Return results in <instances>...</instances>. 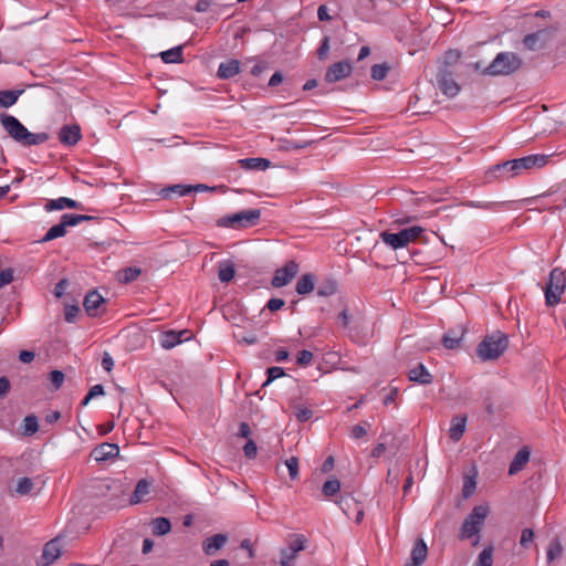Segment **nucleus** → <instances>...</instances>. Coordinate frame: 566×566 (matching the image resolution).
Masks as SVG:
<instances>
[{
  "label": "nucleus",
  "mask_w": 566,
  "mask_h": 566,
  "mask_svg": "<svg viewBox=\"0 0 566 566\" xmlns=\"http://www.w3.org/2000/svg\"><path fill=\"white\" fill-rule=\"evenodd\" d=\"M551 157L552 155L534 154L493 165L485 172V181L507 180L535 167L542 168Z\"/></svg>",
  "instance_id": "1"
},
{
  "label": "nucleus",
  "mask_w": 566,
  "mask_h": 566,
  "mask_svg": "<svg viewBox=\"0 0 566 566\" xmlns=\"http://www.w3.org/2000/svg\"><path fill=\"white\" fill-rule=\"evenodd\" d=\"M0 122L8 135L22 146H36L45 143L50 136L48 133H31L13 115L2 114Z\"/></svg>",
  "instance_id": "2"
},
{
  "label": "nucleus",
  "mask_w": 566,
  "mask_h": 566,
  "mask_svg": "<svg viewBox=\"0 0 566 566\" xmlns=\"http://www.w3.org/2000/svg\"><path fill=\"white\" fill-rule=\"evenodd\" d=\"M509 337L501 331L486 335L478 345L476 355L483 361L500 358L507 349Z\"/></svg>",
  "instance_id": "3"
},
{
  "label": "nucleus",
  "mask_w": 566,
  "mask_h": 566,
  "mask_svg": "<svg viewBox=\"0 0 566 566\" xmlns=\"http://www.w3.org/2000/svg\"><path fill=\"white\" fill-rule=\"evenodd\" d=\"M522 59L514 52H500L494 60L482 70L483 75L506 76L522 67Z\"/></svg>",
  "instance_id": "4"
},
{
  "label": "nucleus",
  "mask_w": 566,
  "mask_h": 566,
  "mask_svg": "<svg viewBox=\"0 0 566 566\" xmlns=\"http://www.w3.org/2000/svg\"><path fill=\"white\" fill-rule=\"evenodd\" d=\"M424 229L420 226H412L400 230L399 232L392 233L389 231H382L379 234L380 240L392 250H399L406 248L409 243L415 242L421 237Z\"/></svg>",
  "instance_id": "5"
},
{
  "label": "nucleus",
  "mask_w": 566,
  "mask_h": 566,
  "mask_svg": "<svg viewBox=\"0 0 566 566\" xmlns=\"http://www.w3.org/2000/svg\"><path fill=\"white\" fill-rule=\"evenodd\" d=\"M489 514V507L485 505L474 506L470 514L464 518L460 528L459 537L461 539L471 538L479 535L481 532L485 518Z\"/></svg>",
  "instance_id": "6"
},
{
  "label": "nucleus",
  "mask_w": 566,
  "mask_h": 566,
  "mask_svg": "<svg viewBox=\"0 0 566 566\" xmlns=\"http://www.w3.org/2000/svg\"><path fill=\"white\" fill-rule=\"evenodd\" d=\"M260 218V209H249L220 218L217 221V226L222 228L245 229L258 224Z\"/></svg>",
  "instance_id": "7"
},
{
  "label": "nucleus",
  "mask_w": 566,
  "mask_h": 566,
  "mask_svg": "<svg viewBox=\"0 0 566 566\" xmlns=\"http://www.w3.org/2000/svg\"><path fill=\"white\" fill-rule=\"evenodd\" d=\"M566 287V275L563 270L555 268L551 271L545 287V302L548 306H555L560 302V296Z\"/></svg>",
  "instance_id": "8"
},
{
  "label": "nucleus",
  "mask_w": 566,
  "mask_h": 566,
  "mask_svg": "<svg viewBox=\"0 0 566 566\" xmlns=\"http://www.w3.org/2000/svg\"><path fill=\"white\" fill-rule=\"evenodd\" d=\"M437 83L441 92L448 97H454L460 92L459 84L453 78V73L447 67H440Z\"/></svg>",
  "instance_id": "9"
},
{
  "label": "nucleus",
  "mask_w": 566,
  "mask_h": 566,
  "mask_svg": "<svg viewBox=\"0 0 566 566\" xmlns=\"http://www.w3.org/2000/svg\"><path fill=\"white\" fill-rule=\"evenodd\" d=\"M298 264L291 260L284 266L277 269L272 277V285L274 287H283L287 285L298 273Z\"/></svg>",
  "instance_id": "10"
},
{
  "label": "nucleus",
  "mask_w": 566,
  "mask_h": 566,
  "mask_svg": "<svg viewBox=\"0 0 566 566\" xmlns=\"http://www.w3.org/2000/svg\"><path fill=\"white\" fill-rule=\"evenodd\" d=\"M353 65L349 61H339L332 64L326 73L325 81L327 83H335L348 77L352 74Z\"/></svg>",
  "instance_id": "11"
},
{
  "label": "nucleus",
  "mask_w": 566,
  "mask_h": 566,
  "mask_svg": "<svg viewBox=\"0 0 566 566\" xmlns=\"http://www.w3.org/2000/svg\"><path fill=\"white\" fill-rule=\"evenodd\" d=\"M305 548V539L297 536L286 548L281 549V566H294L297 554Z\"/></svg>",
  "instance_id": "12"
},
{
  "label": "nucleus",
  "mask_w": 566,
  "mask_h": 566,
  "mask_svg": "<svg viewBox=\"0 0 566 566\" xmlns=\"http://www.w3.org/2000/svg\"><path fill=\"white\" fill-rule=\"evenodd\" d=\"M61 556L60 538H53L49 541L42 551L41 560L38 562V566H49L54 563Z\"/></svg>",
  "instance_id": "13"
},
{
  "label": "nucleus",
  "mask_w": 566,
  "mask_h": 566,
  "mask_svg": "<svg viewBox=\"0 0 566 566\" xmlns=\"http://www.w3.org/2000/svg\"><path fill=\"white\" fill-rule=\"evenodd\" d=\"M189 334L190 332L188 329H182L179 332L166 331L159 336L160 346L165 349H171L175 346L181 344L185 339H189Z\"/></svg>",
  "instance_id": "14"
},
{
  "label": "nucleus",
  "mask_w": 566,
  "mask_h": 566,
  "mask_svg": "<svg viewBox=\"0 0 566 566\" xmlns=\"http://www.w3.org/2000/svg\"><path fill=\"white\" fill-rule=\"evenodd\" d=\"M59 140L64 146H74L82 138L81 127L76 124L63 125L57 134Z\"/></svg>",
  "instance_id": "15"
},
{
  "label": "nucleus",
  "mask_w": 566,
  "mask_h": 566,
  "mask_svg": "<svg viewBox=\"0 0 566 566\" xmlns=\"http://www.w3.org/2000/svg\"><path fill=\"white\" fill-rule=\"evenodd\" d=\"M119 454V447L115 443L104 442L93 449L91 455L97 462H105L117 458Z\"/></svg>",
  "instance_id": "16"
},
{
  "label": "nucleus",
  "mask_w": 566,
  "mask_h": 566,
  "mask_svg": "<svg viewBox=\"0 0 566 566\" xmlns=\"http://www.w3.org/2000/svg\"><path fill=\"white\" fill-rule=\"evenodd\" d=\"M104 303V297L97 291H91L85 295L83 305L88 316L96 317L102 313L101 306Z\"/></svg>",
  "instance_id": "17"
},
{
  "label": "nucleus",
  "mask_w": 566,
  "mask_h": 566,
  "mask_svg": "<svg viewBox=\"0 0 566 566\" xmlns=\"http://www.w3.org/2000/svg\"><path fill=\"white\" fill-rule=\"evenodd\" d=\"M467 328L463 325H457L450 328L442 337V344L447 349L459 348Z\"/></svg>",
  "instance_id": "18"
},
{
  "label": "nucleus",
  "mask_w": 566,
  "mask_h": 566,
  "mask_svg": "<svg viewBox=\"0 0 566 566\" xmlns=\"http://www.w3.org/2000/svg\"><path fill=\"white\" fill-rule=\"evenodd\" d=\"M428 556V547L422 538L415 543L409 562L405 566H421Z\"/></svg>",
  "instance_id": "19"
},
{
  "label": "nucleus",
  "mask_w": 566,
  "mask_h": 566,
  "mask_svg": "<svg viewBox=\"0 0 566 566\" xmlns=\"http://www.w3.org/2000/svg\"><path fill=\"white\" fill-rule=\"evenodd\" d=\"M65 208H69V209H83V206H82L81 202H78L76 200H73L71 198H66V197H60L57 199H51L44 206V209L48 212L53 211V210H63Z\"/></svg>",
  "instance_id": "20"
},
{
  "label": "nucleus",
  "mask_w": 566,
  "mask_h": 566,
  "mask_svg": "<svg viewBox=\"0 0 566 566\" xmlns=\"http://www.w3.org/2000/svg\"><path fill=\"white\" fill-rule=\"evenodd\" d=\"M228 541L224 534H216L206 538L202 543V549L207 555H213L217 551L222 548Z\"/></svg>",
  "instance_id": "21"
},
{
  "label": "nucleus",
  "mask_w": 566,
  "mask_h": 566,
  "mask_svg": "<svg viewBox=\"0 0 566 566\" xmlns=\"http://www.w3.org/2000/svg\"><path fill=\"white\" fill-rule=\"evenodd\" d=\"M530 454L527 447L520 449L510 463L509 474L514 475L518 473L530 461Z\"/></svg>",
  "instance_id": "22"
},
{
  "label": "nucleus",
  "mask_w": 566,
  "mask_h": 566,
  "mask_svg": "<svg viewBox=\"0 0 566 566\" xmlns=\"http://www.w3.org/2000/svg\"><path fill=\"white\" fill-rule=\"evenodd\" d=\"M409 380L420 385H429L432 382V375L423 364H417L409 371Z\"/></svg>",
  "instance_id": "23"
},
{
  "label": "nucleus",
  "mask_w": 566,
  "mask_h": 566,
  "mask_svg": "<svg viewBox=\"0 0 566 566\" xmlns=\"http://www.w3.org/2000/svg\"><path fill=\"white\" fill-rule=\"evenodd\" d=\"M240 62L238 60L231 59L226 62L220 63L217 75L219 78L228 80L239 74L240 72Z\"/></svg>",
  "instance_id": "24"
},
{
  "label": "nucleus",
  "mask_w": 566,
  "mask_h": 566,
  "mask_svg": "<svg viewBox=\"0 0 566 566\" xmlns=\"http://www.w3.org/2000/svg\"><path fill=\"white\" fill-rule=\"evenodd\" d=\"M239 166L245 170H265L271 166V161L261 157H251L238 160Z\"/></svg>",
  "instance_id": "25"
},
{
  "label": "nucleus",
  "mask_w": 566,
  "mask_h": 566,
  "mask_svg": "<svg viewBox=\"0 0 566 566\" xmlns=\"http://www.w3.org/2000/svg\"><path fill=\"white\" fill-rule=\"evenodd\" d=\"M467 426V416H455L451 420V426L449 429V437L452 441H459L464 431Z\"/></svg>",
  "instance_id": "26"
},
{
  "label": "nucleus",
  "mask_w": 566,
  "mask_h": 566,
  "mask_svg": "<svg viewBox=\"0 0 566 566\" xmlns=\"http://www.w3.org/2000/svg\"><path fill=\"white\" fill-rule=\"evenodd\" d=\"M546 34L545 30H539L534 33L526 34L523 39V44L527 50L536 51L538 49H542L545 43L544 35Z\"/></svg>",
  "instance_id": "27"
},
{
  "label": "nucleus",
  "mask_w": 566,
  "mask_h": 566,
  "mask_svg": "<svg viewBox=\"0 0 566 566\" xmlns=\"http://www.w3.org/2000/svg\"><path fill=\"white\" fill-rule=\"evenodd\" d=\"M315 286V277L311 273L303 274L295 285V291L300 295L308 294L314 290Z\"/></svg>",
  "instance_id": "28"
},
{
  "label": "nucleus",
  "mask_w": 566,
  "mask_h": 566,
  "mask_svg": "<svg viewBox=\"0 0 566 566\" xmlns=\"http://www.w3.org/2000/svg\"><path fill=\"white\" fill-rule=\"evenodd\" d=\"M190 193L189 185H171L160 190V196L164 199L170 198L172 195L184 197Z\"/></svg>",
  "instance_id": "29"
},
{
  "label": "nucleus",
  "mask_w": 566,
  "mask_h": 566,
  "mask_svg": "<svg viewBox=\"0 0 566 566\" xmlns=\"http://www.w3.org/2000/svg\"><path fill=\"white\" fill-rule=\"evenodd\" d=\"M235 275L234 264L230 261L219 263L218 277L222 283L230 282Z\"/></svg>",
  "instance_id": "30"
},
{
  "label": "nucleus",
  "mask_w": 566,
  "mask_h": 566,
  "mask_svg": "<svg viewBox=\"0 0 566 566\" xmlns=\"http://www.w3.org/2000/svg\"><path fill=\"white\" fill-rule=\"evenodd\" d=\"M22 93L23 90L0 91V106L8 108L14 105Z\"/></svg>",
  "instance_id": "31"
},
{
  "label": "nucleus",
  "mask_w": 566,
  "mask_h": 566,
  "mask_svg": "<svg viewBox=\"0 0 566 566\" xmlns=\"http://www.w3.org/2000/svg\"><path fill=\"white\" fill-rule=\"evenodd\" d=\"M160 57L165 63L182 62V46L178 45L160 53Z\"/></svg>",
  "instance_id": "32"
},
{
  "label": "nucleus",
  "mask_w": 566,
  "mask_h": 566,
  "mask_svg": "<svg viewBox=\"0 0 566 566\" xmlns=\"http://www.w3.org/2000/svg\"><path fill=\"white\" fill-rule=\"evenodd\" d=\"M149 488H150V483L147 480H145V479L140 480L135 488V491L130 499V503L132 504L139 503L144 499V496L149 493Z\"/></svg>",
  "instance_id": "33"
},
{
  "label": "nucleus",
  "mask_w": 566,
  "mask_h": 566,
  "mask_svg": "<svg viewBox=\"0 0 566 566\" xmlns=\"http://www.w3.org/2000/svg\"><path fill=\"white\" fill-rule=\"evenodd\" d=\"M171 523L166 517H157L153 521V534L156 536H163L170 532Z\"/></svg>",
  "instance_id": "34"
},
{
  "label": "nucleus",
  "mask_w": 566,
  "mask_h": 566,
  "mask_svg": "<svg viewBox=\"0 0 566 566\" xmlns=\"http://www.w3.org/2000/svg\"><path fill=\"white\" fill-rule=\"evenodd\" d=\"M562 555H563L562 543L558 538H554L547 547V552H546L547 563H553L554 560L560 558Z\"/></svg>",
  "instance_id": "35"
},
{
  "label": "nucleus",
  "mask_w": 566,
  "mask_h": 566,
  "mask_svg": "<svg viewBox=\"0 0 566 566\" xmlns=\"http://www.w3.org/2000/svg\"><path fill=\"white\" fill-rule=\"evenodd\" d=\"M39 430V421L34 415H29L23 419L22 432L27 437H31Z\"/></svg>",
  "instance_id": "36"
},
{
  "label": "nucleus",
  "mask_w": 566,
  "mask_h": 566,
  "mask_svg": "<svg viewBox=\"0 0 566 566\" xmlns=\"http://www.w3.org/2000/svg\"><path fill=\"white\" fill-rule=\"evenodd\" d=\"M66 234V228L65 226L62 223V221H60V223L51 227L48 232L45 233V235L42 238L41 242H49V241H52L54 239H57V238H62Z\"/></svg>",
  "instance_id": "37"
},
{
  "label": "nucleus",
  "mask_w": 566,
  "mask_h": 566,
  "mask_svg": "<svg viewBox=\"0 0 566 566\" xmlns=\"http://www.w3.org/2000/svg\"><path fill=\"white\" fill-rule=\"evenodd\" d=\"M34 488V482L30 478H20L17 482L15 492L19 495H28L32 492Z\"/></svg>",
  "instance_id": "38"
},
{
  "label": "nucleus",
  "mask_w": 566,
  "mask_h": 566,
  "mask_svg": "<svg viewBox=\"0 0 566 566\" xmlns=\"http://www.w3.org/2000/svg\"><path fill=\"white\" fill-rule=\"evenodd\" d=\"M142 271L139 268L130 266L120 271L119 281L123 283H130L140 275Z\"/></svg>",
  "instance_id": "39"
},
{
  "label": "nucleus",
  "mask_w": 566,
  "mask_h": 566,
  "mask_svg": "<svg viewBox=\"0 0 566 566\" xmlns=\"http://www.w3.org/2000/svg\"><path fill=\"white\" fill-rule=\"evenodd\" d=\"M493 564V549L492 547L484 548L478 556L474 566H492Z\"/></svg>",
  "instance_id": "40"
},
{
  "label": "nucleus",
  "mask_w": 566,
  "mask_h": 566,
  "mask_svg": "<svg viewBox=\"0 0 566 566\" xmlns=\"http://www.w3.org/2000/svg\"><path fill=\"white\" fill-rule=\"evenodd\" d=\"M340 490V482L337 479L326 481L322 486V492L326 497L334 496Z\"/></svg>",
  "instance_id": "41"
},
{
  "label": "nucleus",
  "mask_w": 566,
  "mask_h": 566,
  "mask_svg": "<svg viewBox=\"0 0 566 566\" xmlns=\"http://www.w3.org/2000/svg\"><path fill=\"white\" fill-rule=\"evenodd\" d=\"M389 70H390V67L387 63L373 65V67H371L373 80L382 81L387 76Z\"/></svg>",
  "instance_id": "42"
},
{
  "label": "nucleus",
  "mask_w": 566,
  "mask_h": 566,
  "mask_svg": "<svg viewBox=\"0 0 566 566\" xmlns=\"http://www.w3.org/2000/svg\"><path fill=\"white\" fill-rule=\"evenodd\" d=\"M337 291V284L333 280H328L325 283L321 284L317 289V295L318 296H331L335 294Z\"/></svg>",
  "instance_id": "43"
},
{
  "label": "nucleus",
  "mask_w": 566,
  "mask_h": 566,
  "mask_svg": "<svg viewBox=\"0 0 566 566\" xmlns=\"http://www.w3.org/2000/svg\"><path fill=\"white\" fill-rule=\"evenodd\" d=\"M293 415L298 421L305 422L313 416V411L307 407L294 406Z\"/></svg>",
  "instance_id": "44"
},
{
  "label": "nucleus",
  "mask_w": 566,
  "mask_h": 566,
  "mask_svg": "<svg viewBox=\"0 0 566 566\" xmlns=\"http://www.w3.org/2000/svg\"><path fill=\"white\" fill-rule=\"evenodd\" d=\"M105 392H104V387L102 385H94L87 392V395L84 397V399L82 400L81 405L82 406H86L88 405V402L95 398V397H98V396H103Z\"/></svg>",
  "instance_id": "45"
},
{
  "label": "nucleus",
  "mask_w": 566,
  "mask_h": 566,
  "mask_svg": "<svg viewBox=\"0 0 566 566\" xmlns=\"http://www.w3.org/2000/svg\"><path fill=\"white\" fill-rule=\"evenodd\" d=\"M285 465L289 470L290 478L296 480L298 478V459L291 457L285 461Z\"/></svg>",
  "instance_id": "46"
},
{
  "label": "nucleus",
  "mask_w": 566,
  "mask_h": 566,
  "mask_svg": "<svg viewBox=\"0 0 566 566\" xmlns=\"http://www.w3.org/2000/svg\"><path fill=\"white\" fill-rule=\"evenodd\" d=\"M266 374H268V379L263 384V387L268 386L273 380L283 377L285 375V371L282 367L274 366V367L268 368Z\"/></svg>",
  "instance_id": "47"
},
{
  "label": "nucleus",
  "mask_w": 566,
  "mask_h": 566,
  "mask_svg": "<svg viewBox=\"0 0 566 566\" xmlns=\"http://www.w3.org/2000/svg\"><path fill=\"white\" fill-rule=\"evenodd\" d=\"M313 353L306 349L298 352L296 363L301 367L308 366L313 360Z\"/></svg>",
  "instance_id": "48"
},
{
  "label": "nucleus",
  "mask_w": 566,
  "mask_h": 566,
  "mask_svg": "<svg viewBox=\"0 0 566 566\" xmlns=\"http://www.w3.org/2000/svg\"><path fill=\"white\" fill-rule=\"evenodd\" d=\"M534 541V531L532 528H524L521 534L520 545L523 548H528Z\"/></svg>",
  "instance_id": "49"
},
{
  "label": "nucleus",
  "mask_w": 566,
  "mask_h": 566,
  "mask_svg": "<svg viewBox=\"0 0 566 566\" xmlns=\"http://www.w3.org/2000/svg\"><path fill=\"white\" fill-rule=\"evenodd\" d=\"M460 57L461 53L458 50H449L444 55L443 65L441 67L449 69V66L457 63Z\"/></svg>",
  "instance_id": "50"
},
{
  "label": "nucleus",
  "mask_w": 566,
  "mask_h": 566,
  "mask_svg": "<svg viewBox=\"0 0 566 566\" xmlns=\"http://www.w3.org/2000/svg\"><path fill=\"white\" fill-rule=\"evenodd\" d=\"M78 313H80L78 305H75V304L66 305L64 308L65 321L69 323H73L75 321V318L77 317Z\"/></svg>",
  "instance_id": "51"
},
{
  "label": "nucleus",
  "mask_w": 566,
  "mask_h": 566,
  "mask_svg": "<svg viewBox=\"0 0 566 566\" xmlns=\"http://www.w3.org/2000/svg\"><path fill=\"white\" fill-rule=\"evenodd\" d=\"M499 203L492 201H469L465 206L478 209L491 210L495 208Z\"/></svg>",
  "instance_id": "52"
},
{
  "label": "nucleus",
  "mask_w": 566,
  "mask_h": 566,
  "mask_svg": "<svg viewBox=\"0 0 566 566\" xmlns=\"http://www.w3.org/2000/svg\"><path fill=\"white\" fill-rule=\"evenodd\" d=\"M49 379L55 389H59L64 381V374L60 370H53L49 375Z\"/></svg>",
  "instance_id": "53"
},
{
  "label": "nucleus",
  "mask_w": 566,
  "mask_h": 566,
  "mask_svg": "<svg viewBox=\"0 0 566 566\" xmlns=\"http://www.w3.org/2000/svg\"><path fill=\"white\" fill-rule=\"evenodd\" d=\"M244 455L248 459H254L256 457L258 447L253 440H248L243 447Z\"/></svg>",
  "instance_id": "54"
},
{
  "label": "nucleus",
  "mask_w": 566,
  "mask_h": 566,
  "mask_svg": "<svg viewBox=\"0 0 566 566\" xmlns=\"http://www.w3.org/2000/svg\"><path fill=\"white\" fill-rule=\"evenodd\" d=\"M13 281V270L8 268L0 271V287L10 284Z\"/></svg>",
  "instance_id": "55"
},
{
  "label": "nucleus",
  "mask_w": 566,
  "mask_h": 566,
  "mask_svg": "<svg viewBox=\"0 0 566 566\" xmlns=\"http://www.w3.org/2000/svg\"><path fill=\"white\" fill-rule=\"evenodd\" d=\"M329 51V36H324V39L321 42L319 48L317 49V57L319 60H324L327 56V53Z\"/></svg>",
  "instance_id": "56"
},
{
  "label": "nucleus",
  "mask_w": 566,
  "mask_h": 566,
  "mask_svg": "<svg viewBox=\"0 0 566 566\" xmlns=\"http://www.w3.org/2000/svg\"><path fill=\"white\" fill-rule=\"evenodd\" d=\"M62 223L66 227H75L80 224L78 214L65 213L61 217Z\"/></svg>",
  "instance_id": "57"
},
{
  "label": "nucleus",
  "mask_w": 566,
  "mask_h": 566,
  "mask_svg": "<svg viewBox=\"0 0 566 566\" xmlns=\"http://www.w3.org/2000/svg\"><path fill=\"white\" fill-rule=\"evenodd\" d=\"M285 302L282 300V298H271L268 304H266V307L271 311V312H275L280 308H282L284 306Z\"/></svg>",
  "instance_id": "58"
},
{
  "label": "nucleus",
  "mask_w": 566,
  "mask_h": 566,
  "mask_svg": "<svg viewBox=\"0 0 566 566\" xmlns=\"http://www.w3.org/2000/svg\"><path fill=\"white\" fill-rule=\"evenodd\" d=\"M11 385L8 377H0V397H4L10 391Z\"/></svg>",
  "instance_id": "59"
},
{
  "label": "nucleus",
  "mask_w": 566,
  "mask_h": 566,
  "mask_svg": "<svg viewBox=\"0 0 566 566\" xmlns=\"http://www.w3.org/2000/svg\"><path fill=\"white\" fill-rule=\"evenodd\" d=\"M367 431L366 429L360 426V424H356L352 428V431H350V437L353 439H360L363 438L364 436H366Z\"/></svg>",
  "instance_id": "60"
},
{
  "label": "nucleus",
  "mask_w": 566,
  "mask_h": 566,
  "mask_svg": "<svg viewBox=\"0 0 566 566\" xmlns=\"http://www.w3.org/2000/svg\"><path fill=\"white\" fill-rule=\"evenodd\" d=\"M34 357L35 354L34 352L31 350H21L19 354V359L23 364H30L31 361H33Z\"/></svg>",
  "instance_id": "61"
},
{
  "label": "nucleus",
  "mask_w": 566,
  "mask_h": 566,
  "mask_svg": "<svg viewBox=\"0 0 566 566\" xmlns=\"http://www.w3.org/2000/svg\"><path fill=\"white\" fill-rule=\"evenodd\" d=\"M102 367L106 370V371H111L114 367V360L113 358L111 357L109 354L105 353V355L103 356L102 358Z\"/></svg>",
  "instance_id": "62"
},
{
  "label": "nucleus",
  "mask_w": 566,
  "mask_h": 566,
  "mask_svg": "<svg viewBox=\"0 0 566 566\" xmlns=\"http://www.w3.org/2000/svg\"><path fill=\"white\" fill-rule=\"evenodd\" d=\"M317 17H318L319 21H329V20H332V17L328 14L327 7L324 6V4L318 7Z\"/></svg>",
  "instance_id": "63"
},
{
  "label": "nucleus",
  "mask_w": 566,
  "mask_h": 566,
  "mask_svg": "<svg viewBox=\"0 0 566 566\" xmlns=\"http://www.w3.org/2000/svg\"><path fill=\"white\" fill-rule=\"evenodd\" d=\"M210 6L211 0H199L195 6V10L197 12H206L209 10Z\"/></svg>",
  "instance_id": "64"
}]
</instances>
